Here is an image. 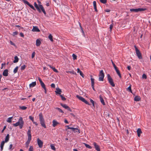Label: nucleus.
<instances>
[{
	"mask_svg": "<svg viewBox=\"0 0 151 151\" xmlns=\"http://www.w3.org/2000/svg\"><path fill=\"white\" fill-rule=\"evenodd\" d=\"M24 124V122L23 118L22 117H20L18 121L16 123L13 124V125L15 127L19 126V128L21 129L22 128Z\"/></svg>",
	"mask_w": 151,
	"mask_h": 151,
	"instance_id": "obj_1",
	"label": "nucleus"
},
{
	"mask_svg": "<svg viewBox=\"0 0 151 151\" xmlns=\"http://www.w3.org/2000/svg\"><path fill=\"white\" fill-rule=\"evenodd\" d=\"M34 4L35 7L36 8L38 11L39 13H41V12L42 11L43 13L45 15H46V12L42 5L41 4H39L38 6L37 4L35 2L34 3Z\"/></svg>",
	"mask_w": 151,
	"mask_h": 151,
	"instance_id": "obj_2",
	"label": "nucleus"
},
{
	"mask_svg": "<svg viewBox=\"0 0 151 151\" xmlns=\"http://www.w3.org/2000/svg\"><path fill=\"white\" fill-rule=\"evenodd\" d=\"M39 120L41 125L45 128H46V126L45 124V121L42 113H40L39 114Z\"/></svg>",
	"mask_w": 151,
	"mask_h": 151,
	"instance_id": "obj_3",
	"label": "nucleus"
},
{
	"mask_svg": "<svg viewBox=\"0 0 151 151\" xmlns=\"http://www.w3.org/2000/svg\"><path fill=\"white\" fill-rule=\"evenodd\" d=\"M107 79L109 83L111 85L112 87H114L115 84L113 82V80L109 74L107 75Z\"/></svg>",
	"mask_w": 151,
	"mask_h": 151,
	"instance_id": "obj_4",
	"label": "nucleus"
},
{
	"mask_svg": "<svg viewBox=\"0 0 151 151\" xmlns=\"http://www.w3.org/2000/svg\"><path fill=\"white\" fill-rule=\"evenodd\" d=\"M146 9L143 8H139L137 9H130V10L131 12H141L144 11Z\"/></svg>",
	"mask_w": 151,
	"mask_h": 151,
	"instance_id": "obj_5",
	"label": "nucleus"
},
{
	"mask_svg": "<svg viewBox=\"0 0 151 151\" xmlns=\"http://www.w3.org/2000/svg\"><path fill=\"white\" fill-rule=\"evenodd\" d=\"M134 47L135 48L136 54L137 57L139 59H142V57L141 53L135 45Z\"/></svg>",
	"mask_w": 151,
	"mask_h": 151,
	"instance_id": "obj_6",
	"label": "nucleus"
},
{
	"mask_svg": "<svg viewBox=\"0 0 151 151\" xmlns=\"http://www.w3.org/2000/svg\"><path fill=\"white\" fill-rule=\"evenodd\" d=\"M111 62H112V65L114 66V67L115 70H116L117 74L119 76V78H121L122 77L121 75V74L120 73V72H119V70L117 69V67L116 66L115 64L113 63L112 60H111Z\"/></svg>",
	"mask_w": 151,
	"mask_h": 151,
	"instance_id": "obj_7",
	"label": "nucleus"
},
{
	"mask_svg": "<svg viewBox=\"0 0 151 151\" xmlns=\"http://www.w3.org/2000/svg\"><path fill=\"white\" fill-rule=\"evenodd\" d=\"M104 75L102 70L100 71L99 74V81H103L104 80Z\"/></svg>",
	"mask_w": 151,
	"mask_h": 151,
	"instance_id": "obj_8",
	"label": "nucleus"
},
{
	"mask_svg": "<svg viewBox=\"0 0 151 151\" xmlns=\"http://www.w3.org/2000/svg\"><path fill=\"white\" fill-rule=\"evenodd\" d=\"M37 144L40 148H42L43 146V142L39 138L37 139Z\"/></svg>",
	"mask_w": 151,
	"mask_h": 151,
	"instance_id": "obj_9",
	"label": "nucleus"
},
{
	"mask_svg": "<svg viewBox=\"0 0 151 151\" xmlns=\"http://www.w3.org/2000/svg\"><path fill=\"white\" fill-rule=\"evenodd\" d=\"M60 105L63 106V108H65V109H67L68 111H71V110L70 109L66 104H61Z\"/></svg>",
	"mask_w": 151,
	"mask_h": 151,
	"instance_id": "obj_10",
	"label": "nucleus"
},
{
	"mask_svg": "<svg viewBox=\"0 0 151 151\" xmlns=\"http://www.w3.org/2000/svg\"><path fill=\"white\" fill-rule=\"evenodd\" d=\"M32 31L35 32H39L40 30L37 26H33Z\"/></svg>",
	"mask_w": 151,
	"mask_h": 151,
	"instance_id": "obj_11",
	"label": "nucleus"
},
{
	"mask_svg": "<svg viewBox=\"0 0 151 151\" xmlns=\"http://www.w3.org/2000/svg\"><path fill=\"white\" fill-rule=\"evenodd\" d=\"M93 145L96 150L97 151H100L99 146L95 142L93 143Z\"/></svg>",
	"mask_w": 151,
	"mask_h": 151,
	"instance_id": "obj_12",
	"label": "nucleus"
},
{
	"mask_svg": "<svg viewBox=\"0 0 151 151\" xmlns=\"http://www.w3.org/2000/svg\"><path fill=\"white\" fill-rule=\"evenodd\" d=\"M52 122V126L53 127H55L58 124H59V122H58L55 120H53Z\"/></svg>",
	"mask_w": 151,
	"mask_h": 151,
	"instance_id": "obj_13",
	"label": "nucleus"
},
{
	"mask_svg": "<svg viewBox=\"0 0 151 151\" xmlns=\"http://www.w3.org/2000/svg\"><path fill=\"white\" fill-rule=\"evenodd\" d=\"M8 71L7 69L5 70L2 73L3 76L5 77L7 76L8 75Z\"/></svg>",
	"mask_w": 151,
	"mask_h": 151,
	"instance_id": "obj_14",
	"label": "nucleus"
},
{
	"mask_svg": "<svg viewBox=\"0 0 151 151\" xmlns=\"http://www.w3.org/2000/svg\"><path fill=\"white\" fill-rule=\"evenodd\" d=\"M71 129L74 132H78L80 133V131L77 128H73L71 127Z\"/></svg>",
	"mask_w": 151,
	"mask_h": 151,
	"instance_id": "obj_15",
	"label": "nucleus"
},
{
	"mask_svg": "<svg viewBox=\"0 0 151 151\" xmlns=\"http://www.w3.org/2000/svg\"><path fill=\"white\" fill-rule=\"evenodd\" d=\"M55 92L57 94H60L61 92V90L58 88H56V91Z\"/></svg>",
	"mask_w": 151,
	"mask_h": 151,
	"instance_id": "obj_16",
	"label": "nucleus"
},
{
	"mask_svg": "<svg viewBox=\"0 0 151 151\" xmlns=\"http://www.w3.org/2000/svg\"><path fill=\"white\" fill-rule=\"evenodd\" d=\"M99 97L101 103L103 105H105V103L104 101L103 98H102V96L100 95L99 96Z\"/></svg>",
	"mask_w": 151,
	"mask_h": 151,
	"instance_id": "obj_17",
	"label": "nucleus"
},
{
	"mask_svg": "<svg viewBox=\"0 0 151 151\" xmlns=\"http://www.w3.org/2000/svg\"><path fill=\"white\" fill-rule=\"evenodd\" d=\"M41 44V42L40 40L37 39L36 40V45L37 46H39Z\"/></svg>",
	"mask_w": 151,
	"mask_h": 151,
	"instance_id": "obj_18",
	"label": "nucleus"
},
{
	"mask_svg": "<svg viewBox=\"0 0 151 151\" xmlns=\"http://www.w3.org/2000/svg\"><path fill=\"white\" fill-rule=\"evenodd\" d=\"M36 84V81L32 82L29 85V86L30 88H32L34 87Z\"/></svg>",
	"mask_w": 151,
	"mask_h": 151,
	"instance_id": "obj_19",
	"label": "nucleus"
},
{
	"mask_svg": "<svg viewBox=\"0 0 151 151\" xmlns=\"http://www.w3.org/2000/svg\"><path fill=\"white\" fill-rule=\"evenodd\" d=\"M137 132L138 136L139 137L140 136L142 132L141 129L140 128L138 129L137 130Z\"/></svg>",
	"mask_w": 151,
	"mask_h": 151,
	"instance_id": "obj_20",
	"label": "nucleus"
},
{
	"mask_svg": "<svg viewBox=\"0 0 151 151\" xmlns=\"http://www.w3.org/2000/svg\"><path fill=\"white\" fill-rule=\"evenodd\" d=\"M94 8V9L95 11L97 12V9L96 7V2L95 1H94L93 2Z\"/></svg>",
	"mask_w": 151,
	"mask_h": 151,
	"instance_id": "obj_21",
	"label": "nucleus"
},
{
	"mask_svg": "<svg viewBox=\"0 0 151 151\" xmlns=\"http://www.w3.org/2000/svg\"><path fill=\"white\" fill-rule=\"evenodd\" d=\"M76 97L79 100H81L82 101H83L84 99L81 96H79L78 95H77Z\"/></svg>",
	"mask_w": 151,
	"mask_h": 151,
	"instance_id": "obj_22",
	"label": "nucleus"
},
{
	"mask_svg": "<svg viewBox=\"0 0 151 151\" xmlns=\"http://www.w3.org/2000/svg\"><path fill=\"white\" fill-rule=\"evenodd\" d=\"M140 100V97L138 96H136L134 98V100L136 101H139Z\"/></svg>",
	"mask_w": 151,
	"mask_h": 151,
	"instance_id": "obj_23",
	"label": "nucleus"
},
{
	"mask_svg": "<svg viewBox=\"0 0 151 151\" xmlns=\"http://www.w3.org/2000/svg\"><path fill=\"white\" fill-rule=\"evenodd\" d=\"M5 143V142L4 141H2L0 147L1 151H2L3 149V147Z\"/></svg>",
	"mask_w": 151,
	"mask_h": 151,
	"instance_id": "obj_24",
	"label": "nucleus"
},
{
	"mask_svg": "<svg viewBox=\"0 0 151 151\" xmlns=\"http://www.w3.org/2000/svg\"><path fill=\"white\" fill-rule=\"evenodd\" d=\"M77 72L79 73L80 75L83 78L84 77L83 74L82 72L80 70L79 68H78L77 69Z\"/></svg>",
	"mask_w": 151,
	"mask_h": 151,
	"instance_id": "obj_25",
	"label": "nucleus"
},
{
	"mask_svg": "<svg viewBox=\"0 0 151 151\" xmlns=\"http://www.w3.org/2000/svg\"><path fill=\"white\" fill-rule=\"evenodd\" d=\"M127 90L128 91H129V92H130V93H132V91L131 89V85H130L129 87L127 88Z\"/></svg>",
	"mask_w": 151,
	"mask_h": 151,
	"instance_id": "obj_26",
	"label": "nucleus"
},
{
	"mask_svg": "<svg viewBox=\"0 0 151 151\" xmlns=\"http://www.w3.org/2000/svg\"><path fill=\"white\" fill-rule=\"evenodd\" d=\"M14 60L13 61V63H17L18 61V60H19V58H18V57L16 56L14 57Z\"/></svg>",
	"mask_w": 151,
	"mask_h": 151,
	"instance_id": "obj_27",
	"label": "nucleus"
},
{
	"mask_svg": "<svg viewBox=\"0 0 151 151\" xmlns=\"http://www.w3.org/2000/svg\"><path fill=\"white\" fill-rule=\"evenodd\" d=\"M9 138V135L8 134L6 135V136L5 138V142H7L8 141Z\"/></svg>",
	"mask_w": 151,
	"mask_h": 151,
	"instance_id": "obj_28",
	"label": "nucleus"
},
{
	"mask_svg": "<svg viewBox=\"0 0 151 151\" xmlns=\"http://www.w3.org/2000/svg\"><path fill=\"white\" fill-rule=\"evenodd\" d=\"M12 118H13V117H11L8 118L6 120L7 122H9V123H11L12 121Z\"/></svg>",
	"mask_w": 151,
	"mask_h": 151,
	"instance_id": "obj_29",
	"label": "nucleus"
},
{
	"mask_svg": "<svg viewBox=\"0 0 151 151\" xmlns=\"http://www.w3.org/2000/svg\"><path fill=\"white\" fill-rule=\"evenodd\" d=\"M40 85H41L43 89L46 88V87L45 85L43 82L40 83Z\"/></svg>",
	"mask_w": 151,
	"mask_h": 151,
	"instance_id": "obj_30",
	"label": "nucleus"
},
{
	"mask_svg": "<svg viewBox=\"0 0 151 151\" xmlns=\"http://www.w3.org/2000/svg\"><path fill=\"white\" fill-rule=\"evenodd\" d=\"M48 38L52 42L53 41V40L52 39V37L51 34H50L49 35Z\"/></svg>",
	"mask_w": 151,
	"mask_h": 151,
	"instance_id": "obj_31",
	"label": "nucleus"
},
{
	"mask_svg": "<svg viewBox=\"0 0 151 151\" xmlns=\"http://www.w3.org/2000/svg\"><path fill=\"white\" fill-rule=\"evenodd\" d=\"M84 144L85 145V146L87 147V148H88L89 149H91L92 148V147L90 146L89 145H88L87 144H86L85 143H84Z\"/></svg>",
	"mask_w": 151,
	"mask_h": 151,
	"instance_id": "obj_32",
	"label": "nucleus"
},
{
	"mask_svg": "<svg viewBox=\"0 0 151 151\" xmlns=\"http://www.w3.org/2000/svg\"><path fill=\"white\" fill-rule=\"evenodd\" d=\"M22 110H24L26 109H27V107L25 106H20L19 107Z\"/></svg>",
	"mask_w": 151,
	"mask_h": 151,
	"instance_id": "obj_33",
	"label": "nucleus"
},
{
	"mask_svg": "<svg viewBox=\"0 0 151 151\" xmlns=\"http://www.w3.org/2000/svg\"><path fill=\"white\" fill-rule=\"evenodd\" d=\"M18 69V67L17 66L14 70L13 72L14 73H15L17 72Z\"/></svg>",
	"mask_w": 151,
	"mask_h": 151,
	"instance_id": "obj_34",
	"label": "nucleus"
},
{
	"mask_svg": "<svg viewBox=\"0 0 151 151\" xmlns=\"http://www.w3.org/2000/svg\"><path fill=\"white\" fill-rule=\"evenodd\" d=\"M91 85H94V79L93 78H91Z\"/></svg>",
	"mask_w": 151,
	"mask_h": 151,
	"instance_id": "obj_35",
	"label": "nucleus"
},
{
	"mask_svg": "<svg viewBox=\"0 0 151 151\" xmlns=\"http://www.w3.org/2000/svg\"><path fill=\"white\" fill-rule=\"evenodd\" d=\"M28 6H29L33 10H35V9L33 6V5L31 4H30L28 5Z\"/></svg>",
	"mask_w": 151,
	"mask_h": 151,
	"instance_id": "obj_36",
	"label": "nucleus"
},
{
	"mask_svg": "<svg viewBox=\"0 0 151 151\" xmlns=\"http://www.w3.org/2000/svg\"><path fill=\"white\" fill-rule=\"evenodd\" d=\"M30 142L27 141L25 143L26 146L27 148H28L29 147V144L30 143Z\"/></svg>",
	"mask_w": 151,
	"mask_h": 151,
	"instance_id": "obj_37",
	"label": "nucleus"
},
{
	"mask_svg": "<svg viewBox=\"0 0 151 151\" xmlns=\"http://www.w3.org/2000/svg\"><path fill=\"white\" fill-rule=\"evenodd\" d=\"M23 2L26 4H27L28 6L29 4V3L27 1L25 0H22Z\"/></svg>",
	"mask_w": 151,
	"mask_h": 151,
	"instance_id": "obj_38",
	"label": "nucleus"
},
{
	"mask_svg": "<svg viewBox=\"0 0 151 151\" xmlns=\"http://www.w3.org/2000/svg\"><path fill=\"white\" fill-rule=\"evenodd\" d=\"M26 65H24L21 67L20 69L21 70H24L26 68Z\"/></svg>",
	"mask_w": 151,
	"mask_h": 151,
	"instance_id": "obj_39",
	"label": "nucleus"
},
{
	"mask_svg": "<svg viewBox=\"0 0 151 151\" xmlns=\"http://www.w3.org/2000/svg\"><path fill=\"white\" fill-rule=\"evenodd\" d=\"M72 57L73 60H75L76 59L77 56L76 55L74 54H73L72 55Z\"/></svg>",
	"mask_w": 151,
	"mask_h": 151,
	"instance_id": "obj_40",
	"label": "nucleus"
},
{
	"mask_svg": "<svg viewBox=\"0 0 151 151\" xmlns=\"http://www.w3.org/2000/svg\"><path fill=\"white\" fill-rule=\"evenodd\" d=\"M56 109L58 110L59 111L61 112V113H63V111L62 110V109H60V108H58V107H57L56 108Z\"/></svg>",
	"mask_w": 151,
	"mask_h": 151,
	"instance_id": "obj_41",
	"label": "nucleus"
},
{
	"mask_svg": "<svg viewBox=\"0 0 151 151\" xmlns=\"http://www.w3.org/2000/svg\"><path fill=\"white\" fill-rule=\"evenodd\" d=\"M60 96L62 100L65 101L66 100V98L65 97L63 96L62 95H60Z\"/></svg>",
	"mask_w": 151,
	"mask_h": 151,
	"instance_id": "obj_42",
	"label": "nucleus"
},
{
	"mask_svg": "<svg viewBox=\"0 0 151 151\" xmlns=\"http://www.w3.org/2000/svg\"><path fill=\"white\" fill-rule=\"evenodd\" d=\"M29 151H33V148L32 146H30L29 148Z\"/></svg>",
	"mask_w": 151,
	"mask_h": 151,
	"instance_id": "obj_43",
	"label": "nucleus"
},
{
	"mask_svg": "<svg viewBox=\"0 0 151 151\" xmlns=\"http://www.w3.org/2000/svg\"><path fill=\"white\" fill-rule=\"evenodd\" d=\"M100 1L103 4H105L106 3L107 0H100Z\"/></svg>",
	"mask_w": 151,
	"mask_h": 151,
	"instance_id": "obj_44",
	"label": "nucleus"
},
{
	"mask_svg": "<svg viewBox=\"0 0 151 151\" xmlns=\"http://www.w3.org/2000/svg\"><path fill=\"white\" fill-rule=\"evenodd\" d=\"M31 132L30 129H29L27 133L28 136H31Z\"/></svg>",
	"mask_w": 151,
	"mask_h": 151,
	"instance_id": "obj_45",
	"label": "nucleus"
},
{
	"mask_svg": "<svg viewBox=\"0 0 151 151\" xmlns=\"http://www.w3.org/2000/svg\"><path fill=\"white\" fill-rule=\"evenodd\" d=\"M83 102H84L86 104H87L88 105H90V104H89L88 102V101H87L85 99Z\"/></svg>",
	"mask_w": 151,
	"mask_h": 151,
	"instance_id": "obj_46",
	"label": "nucleus"
},
{
	"mask_svg": "<svg viewBox=\"0 0 151 151\" xmlns=\"http://www.w3.org/2000/svg\"><path fill=\"white\" fill-rule=\"evenodd\" d=\"M31 139V136H28V139L27 141L30 142Z\"/></svg>",
	"mask_w": 151,
	"mask_h": 151,
	"instance_id": "obj_47",
	"label": "nucleus"
},
{
	"mask_svg": "<svg viewBox=\"0 0 151 151\" xmlns=\"http://www.w3.org/2000/svg\"><path fill=\"white\" fill-rule=\"evenodd\" d=\"M51 149L53 150H55V146L52 145H50Z\"/></svg>",
	"mask_w": 151,
	"mask_h": 151,
	"instance_id": "obj_48",
	"label": "nucleus"
},
{
	"mask_svg": "<svg viewBox=\"0 0 151 151\" xmlns=\"http://www.w3.org/2000/svg\"><path fill=\"white\" fill-rule=\"evenodd\" d=\"M52 69L56 73L58 72V71L55 68V67H53V68H52Z\"/></svg>",
	"mask_w": 151,
	"mask_h": 151,
	"instance_id": "obj_49",
	"label": "nucleus"
},
{
	"mask_svg": "<svg viewBox=\"0 0 151 151\" xmlns=\"http://www.w3.org/2000/svg\"><path fill=\"white\" fill-rule=\"evenodd\" d=\"M113 27V25L112 24H111L110 25L109 28H110V31H111Z\"/></svg>",
	"mask_w": 151,
	"mask_h": 151,
	"instance_id": "obj_50",
	"label": "nucleus"
},
{
	"mask_svg": "<svg viewBox=\"0 0 151 151\" xmlns=\"http://www.w3.org/2000/svg\"><path fill=\"white\" fill-rule=\"evenodd\" d=\"M78 23H79V25H80V28L82 30V32L83 33H84V31L83 29V28L81 26V23L80 22H78Z\"/></svg>",
	"mask_w": 151,
	"mask_h": 151,
	"instance_id": "obj_51",
	"label": "nucleus"
},
{
	"mask_svg": "<svg viewBox=\"0 0 151 151\" xmlns=\"http://www.w3.org/2000/svg\"><path fill=\"white\" fill-rule=\"evenodd\" d=\"M35 52H33L32 53V58H34V56H35Z\"/></svg>",
	"mask_w": 151,
	"mask_h": 151,
	"instance_id": "obj_52",
	"label": "nucleus"
},
{
	"mask_svg": "<svg viewBox=\"0 0 151 151\" xmlns=\"http://www.w3.org/2000/svg\"><path fill=\"white\" fill-rule=\"evenodd\" d=\"M142 78H143L146 79L147 76L145 74H144L142 75Z\"/></svg>",
	"mask_w": 151,
	"mask_h": 151,
	"instance_id": "obj_53",
	"label": "nucleus"
},
{
	"mask_svg": "<svg viewBox=\"0 0 151 151\" xmlns=\"http://www.w3.org/2000/svg\"><path fill=\"white\" fill-rule=\"evenodd\" d=\"M18 34V32H17V31H16V32H13V36H14L15 35H17Z\"/></svg>",
	"mask_w": 151,
	"mask_h": 151,
	"instance_id": "obj_54",
	"label": "nucleus"
},
{
	"mask_svg": "<svg viewBox=\"0 0 151 151\" xmlns=\"http://www.w3.org/2000/svg\"><path fill=\"white\" fill-rule=\"evenodd\" d=\"M90 101H91V103H92V104L93 105V106H94V101L93 100L91 99H90Z\"/></svg>",
	"mask_w": 151,
	"mask_h": 151,
	"instance_id": "obj_55",
	"label": "nucleus"
},
{
	"mask_svg": "<svg viewBox=\"0 0 151 151\" xmlns=\"http://www.w3.org/2000/svg\"><path fill=\"white\" fill-rule=\"evenodd\" d=\"M38 80L39 81L40 83V84L43 82H42V81L41 79L39 77L38 78Z\"/></svg>",
	"mask_w": 151,
	"mask_h": 151,
	"instance_id": "obj_56",
	"label": "nucleus"
},
{
	"mask_svg": "<svg viewBox=\"0 0 151 151\" xmlns=\"http://www.w3.org/2000/svg\"><path fill=\"white\" fill-rule=\"evenodd\" d=\"M55 84L54 83H52L51 85V86L52 88H55Z\"/></svg>",
	"mask_w": 151,
	"mask_h": 151,
	"instance_id": "obj_57",
	"label": "nucleus"
},
{
	"mask_svg": "<svg viewBox=\"0 0 151 151\" xmlns=\"http://www.w3.org/2000/svg\"><path fill=\"white\" fill-rule=\"evenodd\" d=\"M29 118L31 120H32L34 119V117L32 116H29Z\"/></svg>",
	"mask_w": 151,
	"mask_h": 151,
	"instance_id": "obj_58",
	"label": "nucleus"
},
{
	"mask_svg": "<svg viewBox=\"0 0 151 151\" xmlns=\"http://www.w3.org/2000/svg\"><path fill=\"white\" fill-rule=\"evenodd\" d=\"M6 126H4V128L1 131V133H3L4 130L6 128Z\"/></svg>",
	"mask_w": 151,
	"mask_h": 151,
	"instance_id": "obj_59",
	"label": "nucleus"
},
{
	"mask_svg": "<svg viewBox=\"0 0 151 151\" xmlns=\"http://www.w3.org/2000/svg\"><path fill=\"white\" fill-rule=\"evenodd\" d=\"M20 35L22 37H24V36L23 33L22 32H21L20 33Z\"/></svg>",
	"mask_w": 151,
	"mask_h": 151,
	"instance_id": "obj_60",
	"label": "nucleus"
},
{
	"mask_svg": "<svg viewBox=\"0 0 151 151\" xmlns=\"http://www.w3.org/2000/svg\"><path fill=\"white\" fill-rule=\"evenodd\" d=\"M10 44L11 45H13L14 46H15V44L11 41H10Z\"/></svg>",
	"mask_w": 151,
	"mask_h": 151,
	"instance_id": "obj_61",
	"label": "nucleus"
},
{
	"mask_svg": "<svg viewBox=\"0 0 151 151\" xmlns=\"http://www.w3.org/2000/svg\"><path fill=\"white\" fill-rule=\"evenodd\" d=\"M12 146H13V145L12 144H10L9 145V150H11L12 149Z\"/></svg>",
	"mask_w": 151,
	"mask_h": 151,
	"instance_id": "obj_62",
	"label": "nucleus"
},
{
	"mask_svg": "<svg viewBox=\"0 0 151 151\" xmlns=\"http://www.w3.org/2000/svg\"><path fill=\"white\" fill-rule=\"evenodd\" d=\"M64 122L66 124H68V121L66 119H65L64 120Z\"/></svg>",
	"mask_w": 151,
	"mask_h": 151,
	"instance_id": "obj_63",
	"label": "nucleus"
},
{
	"mask_svg": "<svg viewBox=\"0 0 151 151\" xmlns=\"http://www.w3.org/2000/svg\"><path fill=\"white\" fill-rule=\"evenodd\" d=\"M127 68L129 70H130L131 69V67L130 66H128L127 67Z\"/></svg>",
	"mask_w": 151,
	"mask_h": 151,
	"instance_id": "obj_64",
	"label": "nucleus"
}]
</instances>
